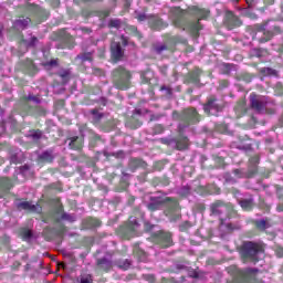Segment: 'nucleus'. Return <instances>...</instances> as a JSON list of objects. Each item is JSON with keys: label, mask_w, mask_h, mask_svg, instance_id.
I'll use <instances>...</instances> for the list:
<instances>
[{"label": "nucleus", "mask_w": 283, "mask_h": 283, "mask_svg": "<svg viewBox=\"0 0 283 283\" xmlns=\"http://www.w3.org/2000/svg\"><path fill=\"white\" fill-rule=\"evenodd\" d=\"M155 50H156L157 54H163V52H165V50H167V45L161 44L159 46H156Z\"/></svg>", "instance_id": "37998d69"}, {"label": "nucleus", "mask_w": 283, "mask_h": 283, "mask_svg": "<svg viewBox=\"0 0 283 283\" xmlns=\"http://www.w3.org/2000/svg\"><path fill=\"white\" fill-rule=\"evenodd\" d=\"M176 43H187V40L181 39V38H177Z\"/></svg>", "instance_id": "6e6d98bb"}, {"label": "nucleus", "mask_w": 283, "mask_h": 283, "mask_svg": "<svg viewBox=\"0 0 283 283\" xmlns=\"http://www.w3.org/2000/svg\"><path fill=\"white\" fill-rule=\"evenodd\" d=\"M224 87H227V83L224 84Z\"/></svg>", "instance_id": "e2e57ef3"}, {"label": "nucleus", "mask_w": 283, "mask_h": 283, "mask_svg": "<svg viewBox=\"0 0 283 283\" xmlns=\"http://www.w3.org/2000/svg\"><path fill=\"white\" fill-rule=\"evenodd\" d=\"M91 116H92V120L93 123H98L101 120V118H103V113L96 111V109H93L91 112Z\"/></svg>", "instance_id": "2f4dec72"}, {"label": "nucleus", "mask_w": 283, "mask_h": 283, "mask_svg": "<svg viewBox=\"0 0 283 283\" xmlns=\"http://www.w3.org/2000/svg\"><path fill=\"white\" fill-rule=\"evenodd\" d=\"M151 229H154V226H151L149 222H145V230L151 231Z\"/></svg>", "instance_id": "864d4df0"}, {"label": "nucleus", "mask_w": 283, "mask_h": 283, "mask_svg": "<svg viewBox=\"0 0 283 283\" xmlns=\"http://www.w3.org/2000/svg\"><path fill=\"white\" fill-rule=\"evenodd\" d=\"M259 32H263L265 34L264 38H261L259 40L260 43H266V41L271 40V36H273V34H280V32H282V29H280V27H273V29H269V22H268L261 27Z\"/></svg>", "instance_id": "dca6fc26"}, {"label": "nucleus", "mask_w": 283, "mask_h": 283, "mask_svg": "<svg viewBox=\"0 0 283 283\" xmlns=\"http://www.w3.org/2000/svg\"><path fill=\"white\" fill-rule=\"evenodd\" d=\"M119 269H123L124 271H127L132 266V261L125 260L118 263Z\"/></svg>", "instance_id": "c9c22d12"}, {"label": "nucleus", "mask_w": 283, "mask_h": 283, "mask_svg": "<svg viewBox=\"0 0 283 283\" xmlns=\"http://www.w3.org/2000/svg\"><path fill=\"white\" fill-rule=\"evenodd\" d=\"M111 52L115 61H120L123 59V48L120 46V42H112Z\"/></svg>", "instance_id": "aec40b11"}, {"label": "nucleus", "mask_w": 283, "mask_h": 283, "mask_svg": "<svg viewBox=\"0 0 283 283\" xmlns=\"http://www.w3.org/2000/svg\"><path fill=\"white\" fill-rule=\"evenodd\" d=\"M226 182H230L231 185H233V182H237V180L231 176H226Z\"/></svg>", "instance_id": "8fccbe9b"}, {"label": "nucleus", "mask_w": 283, "mask_h": 283, "mask_svg": "<svg viewBox=\"0 0 283 283\" xmlns=\"http://www.w3.org/2000/svg\"><path fill=\"white\" fill-rule=\"evenodd\" d=\"M232 193H233L234 198H237V200H238L241 209H243V211H251V209H253V207H254L253 197L250 196L249 198L244 199V198L240 197L242 195H240V191L235 190V189L232 190Z\"/></svg>", "instance_id": "4468645a"}, {"label": "nucleus", "mask_w": 283, "mask_h": 283, "mask_svg": "<svg viewBox=\"0 0 283 283\" xmlns=\"http://www.w3.org/2000/svg\"><path fill=\"white\" fill-rule=\"evenodd\" d=\"M67 142L71 149H81L83 147V137H71Z\"/></svg>", "instance_id": "5701e85b"}, {"label": "nucleus", "mask_w": 283, "mask_h": 283, "mask_svg": "<svg viewBox=\"0 0 283 283\" xmlns=\"http://www.w3.org/2000/svg\"><path fill=\"white\" fill-rule=\"evenodd\" d=\"M76 61H81V63H85L87 61L92 62V52L82 53L77 55Z\"/></svg>", "instance_id": "c756f323"}, {"label": "nucleus", "mask_w": 283, "mask_h": 283, "mask_svg": "<svg viewBox=\"0 0 283 283\" xmlns=\"http://www.w3.org/2000/svg\"><path fill=\"white\" fill-rule=\"evenodd\" d=\"M114 84L117 90H129V81L132 80V73L119 66L113 72Z\"/></svg>", "instance_id": "423d86ee"}, {"label": "nucleus", "mask_w": 283, "mask_h": 283, "mask_svg": "<svg viewBox=\"0 0 283 283\" xmlns=\"http://www.w3.org/2000/svg\"><path fill=\"white\" fill-rule=\"evenodd\" d=\"M232 271H235L240 279H237L230 283H250L251 281L255 280V274L258 273V269H245V270H238L235 266L230 268Z\"/></svg>", "instance_id": "0eeeda50"}, {"label": "nucleus", "mask_w": 283, "mask_h": 283, "mask_svg": "<svg viewBox=\"0 0 283 283\" xmlns=\"http://www.w3.org/2000/svg\"><path fill=\"white\" fill-rule=\"evenodd\" d=\"M174 120H179V132H182L189 125H193L196 123H200V116L196 108L184 109L181 114L178 112L172 113Z\"/></svg>", "instance_id": "7ed1b4c3"}, {"label": "nucleus", "mask_w": 283, "mask_h": 283, "mask_svg": "<svg viewBox=\"0 0 283 283\" xmlns=\"http://www.w3.org/2000/svg\"><path fill=\"white\" fill-rule=\"evenodd\" d=\"M0 187L4 191H9V189H12V180H10L8 178H1L0 179Z\"/></svg>", "instance_id": "cd10ccee"}, {"label": "nucleus", "mask_w": 283, "mask_h": 283, "mask_svg": "<svg viewBox=\"0 0 283 283\" xmlns=\"http://www.w3.org/2000/svg\"><path fill=\"white\" fill-rule=\"evenodd\" d=\"M59 76L62 78V82L65 84L67 81H70V70L62 69L59 71Z\"/></svg>", "instance_id": "c85d7f7f"}, {"label": "nucleus", "mask_w": 283, "mask_h": 283, "mask_svg": "<svg viewBox=\"0 0 283 283\" xmlns=\"http://www.w3.org/2000/svg\"><path fill=\"white\" fill-rule=\"evenodd\" d=\"M29 70L30 72H34V70H36V66L34 65V62H32V60L29 61Z\"/></svg>", "instance_id": "09e8293b"}, {"label": "nucleus", "mask_w": 283, "mask_h": 283, "mask_svg": "<svg viewBox=\"0 0 283 283\" xmlns=\"http://www.w3.org/2000/svg\"><path fill=\"white\" fill-rule=\"evenodd\" d=\"M31 21H32V19H30V18H27V19L19 18L14 22V28H18L20 30H25V27L29 25Z\"/></svg>", "instance_id": "a878e982"}, {"label": "nucleus", "mask_w": 283, "mask_h": 283, "mask_svg": "<svg viewBox=\"0 0 283 283\" xmlns=\"http://www.w3.org/2000/svg\"><path fill=\"white\" fill-rule=\"evenodd\" d=\"M86 229H94L96 227H101V221L95 218H88L85 220Z\"/></svg>", "instance_id": "bb28decb"}, {"label": "nucleus", "mask_w": 283, "mask_h": 283, "mask_svg": "<svg viewBox=\"0 0 283 283\" xmlns=\"http://www.w3.org/2000/svg\"><path fill=\"white\" fill-rule=\"evenodd\" d=\"M250 105L254 112L262 114L264 107L266 106V99L263 96L251 94L250 95Z\"/></svg>", "instance_id": "ddd939ff"}, {"label": "nucleus", "mask_w": 283, "mask_h": 283, "mask_svg": "<svg viewBox=\"0 0 283 283\" xmlns=\"http://www.w3.org/2000/svg\"><path fill=\"white\" fill-rule=\"evenodd\" d=\"M218 99L210 98L208 103L203 106V111L206 114H210V116H216L222 106L217 103Z\"/></svg>", "instance_id": "f3484780"}, {"label": "nucleus", "mask_w": 283, "mask_h": 283, "mask_svg": "<svg viewBox=\"0 0 283 283\" xmlns=\"http://www.w3.org/2000/svg\"><path fill=\"white\" fill-rule=\"evenodd\" d=\"M29 101H32L36 105H39V103H41V99H39V97H36L34 95H29L28 98L24 99L25 103H28Z\"/></svg>", "instance_id": "a19ab883"}, {"label": "nucleus", "mask_w": 283, "mask_h": 283, "mask_svg": "<svg viewBox=\"0 0 283 283\" xmlns=\"http://www.w3.org/2000/svg\"><path fill=\"white\" fill-rule=\"evenodd\" d=\"M155 129H157L156 134H161L164 128H163V125H157V126H155Z\"/></svg>", "instance_id": "5fc2aeb1"}, {"label": "nucleus", "mask_w": 283, "mask_h": 283, "mask_svg": "<svg viewBox=\"0 0 283 283\" xmlns=\"http://www.w3.org/2000/svg\"><path fill=\"white\" fill-rule=\"evenodd\" d=\"M23 238H24V240H30V238H32V231L24 230L23 231Z\"/></svg>", "instance_id": "a18cd8bd"}, {"label": "nucleus", "mask_w": 283, "mask_h": 283, "mask_svg": "<svg viewBox=\"0 0 283 283\" xmlns=\"http://www.w3.org/2000/svg\"><path fill=\"white\" fill-rule=\"evenodd\" d=\"M190 83L198 84L200 83V70H197L189 75Z\"/></svg>", "instance_id": "7c9ffc66"}, {"label": "nucleus", "mask_w": 283, "mask_h": 283, "mask_svg": "<svg viewBox=\"0 0 283 283\" xmlns=\"http://www.w3.org/2000/svg\"><path fill=\"white\" fill-rule=\"evenodd\" d=\"M211 213L212 216H219V220L221 222V227H227L230 230H233V226L227 220H231V214H233V206H227L221 201H217L211 205Z\"/></svg>", "instance_id": "f03ea898"}, {"label": "nucleus", "mask_w": 283, "mask_h": 283, "mask_svg": "<svg viewBox=\"0 0 283 283\" xmlns=\"http://www.w3.org/2000/svg\"><path fill=\"white\" fill-rule=\"evenodd\" d=\"M136 19L143 23V21H147L148 25L153 30H163L165 28V23H163V20L158 18V15H147V13H138L136 15Z\"/></svg>", "instance_id": "1a4fd4ad"}, {"label": "nucleus", "mask_w": 283, "mask_h": 283, "mask_svg": "<svg viewBox=\"0 0 283 283\" xmlns=\"http://www.w3.org/2000/svg\"><path fill=\"white\" fill-rule=\"evenodd\" d=\"M195 277H198V274H197V273H195Z\"/></svg>", "instance_id": "680f3d73"}, {"label": "nucleus", "mask_w": 283, "mask_h": 283, "mask_svg": "<svg viewBox=\"0 0 283 283\" xmlns=\"http://www.w3.org/2000/svg\"><path fill=\"white\" fill-rule=\"evenodd\" d=\"M277 193H279V198L281 201H280L279 206L276 207V210L283 211V188L279 189Z\"/></svg>", "instance_id": "f704fd0d"}, {"label": "nucleus", "mask_w": 283, "mask_h": 283, "mask_svg": "<svg viewBox=\"0 0 283 283\" xmlns=\"http://www.w3.org/2000/svg\"><path fill=\"white\" fill-rule=\"evenodd\" d=\"M130 30H132L133 32H136V27H130Z\"/></svg>", "instance_id": "052dcab7"}, {"label": "nucleus", "mask_w": 283, "mask_h": 283, "mask_svg": "<svg viewBox=\"0 0 283 283\" xmlns=\"http://www.w3.org/2000/svg\"><path fill=\"white\" fill-rule=\"evenodd\" d=\"M157 243L163 247V249H167L171 247L174 241L171 240V233L169 232H159L157 235Z\"/></svg>", "instance_id": "a211bd4d"}, {"label": "nucleus", "mask_w": 283, "mask_h": 283, "mask_svg": "<svg viewBox=\"0 0 283 283\" xmlns=\"http://www.w3.org/2000/svg\"><path fill=\"white\" fill-rule=\"evenodd\" d=\"M140 231V223L135 217H130L125 229H124V237L129 240V238H134L139 235Z\"/></svg>", "instance_id": "9b49d317"}, {"label": "nucleus", "mask_w": 283, "mask_h": 283, "mask_svg": "<svg viewBox=\"0 0 283 283\" xmlns=\"http://www.w3.org/2000/svg\"><path fill=\"white\" fill-rule=\"evenodd\" d=\"M145 165V161L140 160V159H132L130 160V164H129V167L130 169H136L137 167H144Z\"/></svg>", "instance_id": "473e14b6"}, {"label": "nucleus", "mask_w": 283, "mask_h": 283, "mask_svg": "<svg viewBox=\"0 0 283 283\" xmlns=\"http://www.w3.org/2000/svg\"><path fill=\"white\" fill-rule=\"evenodd\" d=\"M282 13H283V7H282Z\"/></svg>", "instance_id": "0e129e2a"}, {"label": "nucleus", "mask_w": 283, "mask_h": 283, "mask_svg": "<svg viewBox=\"0 0 283 283\" xmlns=\"http://www.w3.org/2000/svg\"><path fill=\"white\" fill-rule=\"evenodd\" d=\"M39 43V39L36 36H32L29 42H27L29 48H34Z\"/></svg>", "instance_id": "79ce46f5"}, {"label": "nucleus", "mask_w": 283, "mask_h": 283, "mask_svg": "<svg viewBox=\"0 0 283 283\" xmlns=\"http://www.w3.org/2000/svg\"><path fill=\"white\" fill-rule=\"evenodd\" d=\"M59 48H67L69 50H72V48H74V38L64 31L62 34V44Z\"/></svg>", "instance_id": "4be33fe9"}, {"label": "nucleus", "mask_w": 283, "mask_h": 283, "mask_svg": "<svg viewBox=\"0 0 283 283\" xmlns=\"http://www.w3.org/2000/svg\"><path fill=\"white\" fill-rule=\"evenodd\" d=\"M27 12L34 14L38 19V23H43L45 19H48V11L43 10L41 7L36 4H27Z\"/></svg>", "instance_id": "2eb2a0df"}, {"label": "nucleus", "mask_w": 283, "mask_h": 283, "mask_svg": "<svg viewBox=\"0 0 283 283\" xmlns=\"http://www.w3.org/2000/svg\"><path fill=\"white\" fill-rule=\"evenodd\" d=\"M142 258H139L140 262H145V253L143 251L139 252Z\"/></svg>", "instance_id": "13d9d810"}, {"label": "nucleus", "mask_w": 283, "mask_h": 283, "mask_svg": "<svg viewBox=\"0 0 283 283\" xmlns=\"http://www.w3.org/2000/svg\"><path fill=\"white\" fill-rule=\"evenodd\" d=\"M164 145H168V147H172L175 149H187L189 147V139L187 137L175 138H161L160 139Z\"/></svg>", "instance_id": "f8f14e48"}, {"label": "nucleus", "mask_w": 283, "mask_h": 283, "mask_svg": "<svg viewBox=\"0 0 283 283\" xmlns=\"http://www.w3.org/2000/svg\"><path fill=\"white\" fill-rule=\"evenodd\" d=\"M260 163V157L254 156L250 158V169L248 172H244L241 169L233 170V176L237 178H253L258 174V164Z\"/></svg>", "instance_id": "6e6552de"}, {"label": "nucleus", "mask_w": 283, "mask_h": 283, "mask_svg": "<svg viewBox=\"0 0 283 283\" xmlns=\"http://www.w3.org/2000/svg\"><path fill=\"white\" fill-rule=\"evenodd\" d=\"M69 220V222H74V217L69 213L61 214V208H55L49 212L44 218L43 222H59V220Z\"/></svg>", "instance_id": "9d476101"}, {"label": "nucleus", "mask_w": 283, "mask_h": 283, "mask_svg": "<svg viewBox=\"0 0 283 283\" xmlns=\"http://www.w3.org/2000/svg\"><path fill=\"white\" fill-rule=\"evenodd\" d=\"M40 163H52L54 160V154L52 150H46L39 155Z\"/></svg>", "instance_id": "b1692460"}, {"label": "nucleus", "mask_w": 283, "mask_h": 283, "mask_svg": "<svg viewBox=\"0 0 283 283\" xmlns=\"http://www.w3.org/2000/svg\"><path fill=\"white\" fill-rule=\"evenodd\" d=\"M190 14L195 17L198 21H189L187 18V11L181 10L178 7L170 8L169 10V19L176 25V28H182V30H189L193 34V36H198V32H200V21L202 19H207L209 17V11L205 9H200L198 7H193L190 10Z\"/></svg>", "instance_id": "f257e3e1"}, {"label": "nucleus", "mask_w": 283, "mask_h": 283, "mask_svg": "<svg viewBox=\"0 0 283 283\" xmlns=\"http://www.w3.org/2000/svg\"><path fill=\"white\" fill-rule=\"evenodd\" d=\"M189 193H191V188H189V186H184L179 190V196H182L184 198H187V196H189Z\"/></svg>", "instance_id": "72a5a7b5"}, {"label": "nucleus", "mask_w": 283, "mask_h": 283, "mask_svg": "<svg viewBox=\"0 0 283 283\" xmlns=\"http://www.w3.org/2000/svg\"><path fill=\"white\" fill-rule=\"evenodd\" d=\"M97 266L102 271H109V269H112V261L108 260L107 258L99 259L97 261Z\"/></svg>", "instance_id": "393cba45"}, {"label": "nucleus", "mask_w": 283, "mask_h": 283, "mask_svg": "<svg viewBox=\"0 0 283 283\" xmlns=\"http://www.w3.org/2000/svg\"><path fill=\"white\" fill-rule=\"evenodd\" d=\"M277 253L280 258H283V249H280Z\"/></svg>", "instance_id": "bf43d9fd"}, {"label": "nucleus", "mask_w": 283, "mask_h": 283, "mask_svg": "<svg viewBox=\"0 0 283 283\" xmlns=\"http://www.w3.org/2000/svg\"><path fill=\"white\" fill-rule=\"evenodd\" d=\"M108 25H109V28H117L118 29V28H120L122 22L118 19H114V20H111L108 22Z\"/></svg>", "instance_id": "4c0bfd02"}, {"label": "nucleus", "mask_w": 283, "mask_h": 283, "mask_svg": "<svg viewBox=\"0 0 283 283\" xmlns=\"http://www.w3.org/2000/svg\"><path fill=\"white\" fill-rule=\"evenodd\" d=\"M264 253V248L253 241H244L241 245V256L243 262H258V255Z\"/></svg>", "instance_id": "20e7f679"}, {"label": "nucleus", "mask_w": 283, "mask_h": 283, "mask_svg": "<svg viewBox=\"0 0 283 283\" xmlns=\"http://www.w3.org/2000/svg\"><path fill=\"white\" fill-rule=\"evenodd\" d=\"M57 61L59 60H51V61L46 62L44 65H50L51 67H54V65L57 64Z\"/></svg>", "instance_id": "3c124183"}, {"label": "nucleus", "mask_w": 283, "mask_h": 283, "mask_svg": "<svg viewBox=\"0 0 283 283\" xmlns=\"http://www.w3.org/2000/svg\"><path fill=\"white\" fill-rule=\"evenodd\" d=\"M122 43L123 45H127V38H125L124 35H122Z\"/></svg>", "instance_id": "4d7b16f0"}, {"label": "nucleus", "mask_w": 283, "mask_h": 283, "mask_svg": "<svg viewBox=\"0 0 283 283\" xmlns=\"http://www.w3.org/2000/svg\"><path fill=\"white\" fill-rule=\"evenodd\" d=\"M41 136H43V133L41 130H33L31 133V137L33 138V140H39Z\"/></svg>", "instance_id": "ea45409f"}, {"label": "nucleus", "mask_w": 283, "mask_h": 283, "mask_svg": "<svg viewBox=\"0 0 283 283\" xmlns=\"http://www.w3.org/2000/svg\"><path fill=\"white\" fill-rule=\"evenodd\" d=\"M252 54L254 56H258V59H262V56H264V54H266V51L262 50V49H254L252 51Z\"/></svg>", "instance_id": "e433bc0d"}, {"label": "nucleus", "mask_w": 283, "mask_h": 283, "mask_svg": "<svg viewBox=\"0 0 283 283\" xmlns=\"http://www.w3.org/2000/svg\"><path fill=\"white\" fill-rule=\"evenodd\" d=\"M81 283H92V276L88 275V276H84L81 279Z\"/></svg>", "instance_id": "de8ad7c7"}, {"label": "nucleus", "mask_w": 283, "mask_h": 283, "mask_svg": "<svg viewBox=\"0 0 283 283\" xmlns=\"http://www.w3.org/2000/svg\"><path fill=\"white\" fill-rule=\"evenodd\" d=\"M226 25L232 30V28H240V25H242V21H240V18L235 17L233 12L228 11L226 13Z\"/></svg>", "instance_id": "6ab92c4d"}, {"label": "nucleus", "mask_w": 283, "mask_h": 283, "mask_svg": "<svg viewBox=\"0 0 283 283\" xmlns=\"http://www.w3.org/2000/svg\"><path fill=\"white\" fill-rule=\"evenodd\" d=\"M93 73L95 74V76H104V72L101 69H94Z\"/></svg>", "instance_id": "49530a36"}, {"label": "nucleus", "mask_w": 283, "mask_h": 283, "mask_svg": "<svg viewBox=\"0 0 283 283\" xmlns=\"http://www.w3.org/2000/svg\"><path fill=\"white\" fill-rule=\"evenodd\" d=\"M256 227L259 229H266V221L265 220H259L256 221Z\"/></svg>", "instance_id": "c03bdc74"}, {"label": "nucleus", "mask_w": 283, "mask_h": 283, "mask_svg": "<svg viewBox=\"0 0 283 283\" xmlns=\"http://www.w3.org/2000/svg\"><path fill=\"white\" fill-rule=\"evenodd\" d=\"M245 2L248 3L249 8H251L258 3V0H245Z\"/></svg>", "instance_id": "603ef678"}, {"label": "nucleus", "mask_w": 283, "mask_h": 283, "mask_svg": "<svg viewBox=\"0 0 283 283\" xmlns=\"http://www.w3.org/2000/svg\"><path fill=\"white\" fill-rule=\"evenodd\" d=\"M261 72L265 74L266 76H273V74H276L275 70L271 67L262 69Z\"/></svg>", "instance_id": "58836bf2"}, {"label": "nucleus", "mask_w": 283, "mask_h": 283, "mask_svg": "<svg viewBox=\"0 0 283 283\" xmlns=\"http://www.w3.org/2000/svg\"><path fill=\"white\" fill-rule=\"evenodd\" d=\"M164 207L167 209V216H169V213H177V211L180 210L178 201L171 198H166L164 200L156 199L153 200L151 203L147 205V209L149 211H158V209H163Z\"/></svg>", "instance_id": "39448f33"}, {"label": "nucleus", "mask_w": 283, "mask_h": 283, "mask_svg": "<svg viewBox=\"0 0 283 283\" xmlns=\"http://www.w3.org/2000/svg\"><path fill=\"white\" fill-rule=\"evenodd\" d=\"M19 208L24 209V211H32L33 213H41V207L39 205H33L30 201L20 202Z\"/></svg>", "instance_id": "412c9836"}]
</instances>
